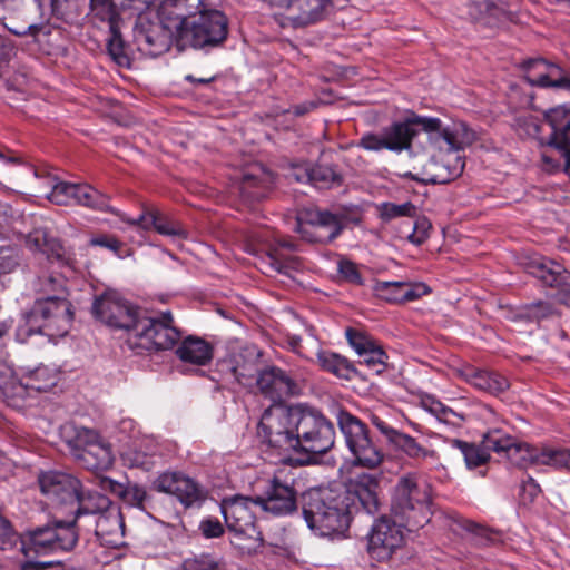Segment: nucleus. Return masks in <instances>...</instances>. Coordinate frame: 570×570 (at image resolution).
<instances>
[{
  "instance_id": "9d476101",
  "label": "nucleus",
  "mask_w": 570,
  "mask_h": 570,
  "mask_svg": "<svg viewBox=\"0 0 570 570\" xmlns=\"http://www.w3.org/2000/svg\"><path fill=\"white\" fill-rule=\"evenodd\" d=\"M196 12L198 17H190L187 24L177 39L188 42L195 48L216 46L227 37L228 22L226 17L218 10H208L207 3Z\"/></svg>"
},
{
  "instance_id": "a19ab883",
  "label": "nucleus",
  "mask_w": 570,
  "mask_h": 570,
  "mask_svg": "<svg viewBox=\"0 0 570 570\" xmlns=\"http://www.w3.org/2000/svg\"><path fill=\"white\" fill-rule=\"evenodd\" d=\"M468 382L474 387L493 395L500 394L509 387V382L505 377L485 370H476L470 373Z\"/></svg>"
},
{
  "instance_id": "e2e57ef3",
  "label": "nucleus",
  "mask_w": 570,
  "mask_h": 570,
  "mask_svg": "<svg viewBox=\"0 0 570 570\" xmlns=\"http://www.w3.org/2000/svg\"><path fill=\"white\" fill-rule=\"evenodd\" d=\"M431 227V223L426 218H417L413 225L412 233L407 235V239L414 245L423 244L429 237Z\"/></svg>"
},
{
  "instance_id": "c9c22d12",
  "label": "nucleus",
  "mask_w": 570,
  "mask_h": 570,
  "mask_svg": "<svg viewBox=\"0 0 570 570\" xmlns=\"http://www.w3.org/2000/svg\"><path fill=\"white\" fill-rule=\"evenodd\" d=\"M529 274L550 287H558L564 281V268L559 263L540 256L529 258L525 265Z\"/></svg>"
},
{
  "instance_id": "bf43d9fd",
  "label": "nucleus",
  "mask_w": 570,
  "mask_h": 570,
  "mask_svg": "<svg viewBox=\"0 0 570 570\" xmlns=\"http://www.w3.org/2000/svg\"><path fill=\"white\" fill-rule=\"evenodd\" d=\"M19 219L10 205L0 203V236H6L10 230L17 232Z\"/></svg>"
},
{
  "instance_id": "2f4dec72",
  "label": "nucleus",
  "mask_w": 570,
  "mask_h": 570,
  "mask_svg": "<svg viewBox=\"0 0 570 570\" xmlns=\"http://www.w3.org/2000/svg\"><path fill=\"white\" fill-rule=\"evenodd\" d=\"M26 246L30 252L40 254L49 261H59L65 256L61 242L45 227H37L30 232L26 237Z\"/></svg>"
},
{
  "instance_id": "c756f323",
  "label": "nucleus",
  "mask_w": 570,
  "mask_h": 570,
  "mask_svg": "<svg viewBox=\"0 0 570 570\" xmlns=\"http://www.w3.org/2000/svg\"><path fill=\"white\" fill-rule=\"evenodd\" d=\"M176 356L196 366H206L214 357V346L203 337L189 335L176 344Z\"/></svg>"
},
{
  "instance_id": "39448f33",
  "label": "nucleus",
  "mask_w": 570,
  "mask_h": 570,
  "mask_svg": "<svg viewBox=\"0 0 570 570\" xmlns=\"http://www.w3.org/2000/svg\"><path fill=\"white\" fill-rule=\"evenodd\" d=\"M179 338L180 333L174 326L170 312L157 316L141 312L131 333L128 334L127 344L131 350L157 352L173 348Z\"/></svg>"
},
{
  "instance_id": "b1692460",
  "label": "nucleus",
  "mask_w": 570,
  "mask_h": 570,
  "mask_svg": "<svg viewBox=\"0 0 570 570\" xmlns=\"http://www.w3.org/2000/svg\"><path fill=\"white\" fill-rule=\"evenodd\" d=\"M525 80L541 88H562L570 90V79L558 65L544 59H532L524 63Z\"/></svg>"
},
{
  "instance_id": "052dcab7",
  "label": "nucleus",
  "mask_w": 570,
  "mask_h": 570,
  "mask_svg": "<svg viewBox=\"0 0 570 570\" xmlns=\"http://www.w3.org/2000/svg\"><path fill=\"white\" fill-rule=\"evenodd\" d=\"M115 4L120 7L124 14L134 18L140 12L151 8V0H112Z\"/></svg>"
},
{
  "instance_id": "393cba45",
  "label": "nucleus",
  "mask_w": 570,
  "mask_h": 570,
  "mask_svg": "<svg viewBox=\"0 0 570 570\" xmlns=\"http://www.w3.org/2000/svg\"><path fill=\"white\" fill-rule=\"evenodd\" d=\"M379 479L370 473H362L351 480L347 488H337L338 491H346L352 497V508L355 512L361 507L366 513L373 514L377 511Z\"/></svg>"
},
{
  "instance_id": "69168bd1",
  "label": "nucleus",
  "mask_w": 570,
  "mask_h": 570,
  "mask_svg": "<svg viewBox=\"0 0 570 570\" xmlns=\"http://www.w3.org/2000/svg\"><path fill=\"white\" fill-rule=\"evenodd\" d=\"M199 530L202 534L207 539L218 538L224 533V528L219 520L212 517L202 520L199 524Z\"/></svg>"
},
{
  "instance_id": "c85d7f7f",
  "label": "nucleus",
  "mask_w": 570,
  "mask_h": 570,
  "mask_svg": "<svg viewBox=\"0 0 570 570\" xmlns=\"http://www.w3.org/2000/svg\"><path fill=\"white\" fill-rule=\"evenodd\" d=\"M373 289L377 297L391 303L412 302L430 293L424 283L410 282H376Z\"/></svg>"
},
{
  "instance_id": "a878e982",
  "label": "nucleus",
  "mask_w": 570,
  "mask_h": 570,
  "mask_svg": "<svg viewBox=\"0 0 570 570\" xmlns=\"http://www.w3.org/2000/svg\"><path fill=\"white\" fill-rule=\"evenodd\" d=\"M269 7L283 11L296 13L298 21H288L295 27L307 26L317 22L330 0H264Z\"/></svg>"
},
{
  "instance_id": "7ed1b4c3",
  "label": "nucleus",
  "mask_w": 570,
  "mask_h": 570,
  "mask_svg": "<svg viewBox=\"0 0 570 570\" xmlns=\"http://www.w3.org/2000/svg\"><path fill=\"white\" fill-rule=\"evenodd\" d=\"M351 500L348 492L337 489L311 491L303 508L308 528L321 537L344 533L355 512Z\"/></svg>"
},
{
  "instance_id": "f8f14e48",
  "label": "nucleus",
  "mask_w": 570,
  "mask_h": 570,
  "mask_svg": "<svg viewBox=\"0 0 570 570\" xmlns=\"http://www.w3.org/2000/svg\"><path fill=\"white\" fill-rule=\"evenodd\" d=\"M38 484L51 505L73 514L83 487L77 476L61 471H46L38 475Z\"/></svg>"
},
{
  "instance_id": "cd10ccee",
  "label": "nucleus",
  "mask_w": 570,
  "mask_h": 570,
  "mask_svg": "<svg viewBox=\"0 0 570 570\" xmlns=\"http://www.w3.org/2000/svg\"><path fill=\"white\" fill-rule=\"evenodd\" d=\"M563 112L562 108H552L546 114V120L551 127L549 140L542 145L541 159L542 168L553 173L566 164L569 151L560 144L557 135V119Z\"/></svg>"
},
{
  "instance_id": "f257e3e1",
  "label": "nucleus",
  "mask_w": 570,
  "mask_h": 570,
  "mask_svg": "<svg viewBox=\"0 0 570 570\" xmlns=\"http://www.w3.org/2000/svg\"><path fill=\"white\" fill-rule=\"evenodd\" d=\"M415 125H420L428 134L432 148L452 156V159H441L439 173L430 177L429 180L434 184H445L459 177L465 166L460 151L475 141V131L463 121H453L443 126L439 118L416 116L405 121L393 122L383 129L386 149L396 153L409 149L412 138L416 135Z\"/></svg>"
},
{
  "instance_id": "20e7f679",
  "label": "nucleus",
  "mask_w": 570,
  "mask_h": 570,
  "mask_svg": "<svg viewBox=\"0 0 570 570\" xmlns=\"http://www.w3.org/2000/svg\"><path fill=\"white\" fill-rule=\"evenodd\" d=\"M432 485L417 473L401 475L393 489L391 511L406 523L407 529H419L429 523L432 515Z\"/></svg>"
},
{
  "instance_id": "0e129e2a",
  "label": "nucleus",
  "mask_w": 570,
  "mask_h": 570,
  "mask_svg": "<svg viewBox=\"0 0 570 570\" xmlns=\"http://www.w3.org/2000/svg\"><path fill=\"white\" fill-rule=\"evenodd\" d=\"M357 146L370 151H380L382 149H386L383 131L381 134H366L362 136Z\"/></svg>"
},
{
  "instance_id": "2eb2a0df",
  "label": "nucleus",
  "mask_w": 570,
  "mask_h": 570,
  "mask_svg": "<svg viewBox=\"0 0 570 570\" xmlns=\"http://www.w3.org/2000/svg\"><path fill=\"white\" fill-rule=\"evenodd\" d=\"M250 240L255 244H263L268 247L265 257L262 259V269L264 273L277 274L293 277V273L298 271L299 263L294 256H285L282 249L291 252L296 250V245L289 240L277 239L274 232L269 229L256 230L250 234Z\"/></svg>"
},
{
  "instance_id": "4be33fe9",
  "label": "nucleus",
  "mask_w": 570,
  "mask_h": 570,
  "mask_svg": "<svg viewBox=\"0 0 570 570\" xmlns=\"http://www.w3.org/2000/svg\"><path fill=\"white\" fill-rule=\"evenodd\" d=\"M256 385L261 394L273 404H281L285 397L299 393L298 384L278 367H269L259 372Z\"/></svg>"
},
{
  "instance_id": "338daca9",
  "label": "nucleus",
  "mask_w": 570,
  "mask_h": 570,
  "mask_svg": "<svg viewBox=\"0 0 570 570\" xmlns=\"http://www.w3.org/2000/svg\"><path fill=\"white\" fill-rule=\"evenodd\" d=\"M338 272L350 283L361 285L362 276L356 267V265L351 261H340L338 263Z\"/></svg>"
},
{
  "instance_id": "f03ea898",
  "label": "nucleus",
  "mask_w": 570,
  "mask_h": 570,
  "mask_svg": "<svg viewBox=\"0 0 570 570\" xmlns=\"http://www.w3.org/2000/svg\"><path fill=\"white\" fill-rule=\"evenodd\" d=\"M39 292L43 296L35 302L26 325L19 328L18 335L40 333L49 337L65 336L71 326L73 313L66 298L62 278L51 275L39 278Z\"/></svg>"
},
{
  "instance_id": "1a4fd4ad",
  "label": "nucleus",
  "mask_w": 570,
  "mask_h": 570,
  "mask_svg": "<svg viewBox=\"0 0 570 570\" xmlns=\"http://www.w3.org/2000/svg\"><path fill=\"white\" fill-rule=\"evenodd\" d=\"M77 541L75 519L67 522L59 521L53 525L36 528L24 533L21 538V551L26 556L70 551Z\"/></svg>"
},
{
  "instance_id": "58836bf2",
  "label": "nucleus",
  "mask_w": 570,
  "mask_h": 570,
  "mask_svg": "<svg viewBox=\"0 0 570 570\" xmlns=\"http://www.w3.org/2000/svg\"><path fill=\"white\" fill-rule=\"evenodd\" d=\"M317 362L320 366L335 376L344 380H351L356 370L353 364L344 356L330 351H318Z\"/></svg>"
},
{
  "instance_id": "6ab92c4d",
  "label": "nucleus",
  "mask_w": 570,
  "mask_h": 570,
  "mask_svg": "<svg viewBox=\"0 0 570 570\" xmlns=\"http://www.w3.org/2000/svg\"><path fill=\"white\" fill-rule=\"evenodd\" d=\"M216 368L226 383L250 385L257 372L256 352L248 347L230 351L217 362Z\"/></svg>"
},
{
  "instance_id": "a18cd8bd",
  "label": "nucleus",
  "mask_w": 570,
  "mask_h": 570,
  "mask_svg": "<svg viewBox=\"0 0 570 570\" xmlns=\"http://www.w3.org/2000/svg\"><path fill=\"white\" fill-rule=\"evenodd\" d=\"M451 445L461 452L468 469L481 466L490 459V454L483 445L479 446L456 439L451 441Z\"/></svg>"
},
{
  "instance_id": "c03bdc74",
  "label": "nucleus",
  "mask_w": 570,
  "mask_h": 570,
  "mask_svg": "<svg viewBox=\"0 0 570 570\" xmlns=\"http://www.w3.org/2000/svg\"><path fill=\"white\" fill-rule=\"evenodd\" d=\"M422 406L440 422L453 426H461L469 417L466 413L455 411L454 409L444 405L439 400L430 396L422 400Z\"/></svg>"
},
{
  "instance_id": "4c0bfd02",
  "label": "nucleus",
  "mask_w": 570,
  "mask_h": 570,
  "mask_svg": "<svg viewBox=\"0 0 570 570\" xmlns=\"http://www.w3.org/2000/svg\"><path fill=\"white\" fill-rule=\"evenodd\" d=\"M45 179L46 186L40 188V195L57 205H71V191L75 190V183L62 181L53 174L46 175Z\"/></svg>"
},
{
  "instance_id": "ea45409f",
  "label": "nucleus",
  "mask_w": 570,
  "mask_h": 570,
  "mask_svg": "<svg viewBox=\"0 0 570 570\" xmlns=\"http://www.w3.org/2000/svg\"><path fill=\"white\" fill-rule=\"evenodd\" d=\"M395 449L405 453L409 458L416 461H438V454L434 450H429L416 442V440L401 431L396 433L391 443Z\"/></svg>"
},
{
  "instance_id": "49530a36",
  "label": "nucleus",
  "mask_w": 570,
  "mask_h": 570,
  "mask_svg": "<svg viewBox=\"0 0 570 570\" xmlns=\"http://www.w3.org/2000/svg\"><path fill=\"white\" fill-rule=\"evenodd\" d=\"M537 464L570 470V450L562 448H537Z\"/></svg>"
},
{
  "instance_id": "09e8293b",
  "label": "nucleus",
  "mask_w": 570,
  "mask_h": 570,
  "mask_svg": "<svg viewBox=\"0 0 570 570\" xmlns=\"http://www.w3.org/2000/svg\"><path fill=\"white\" fill-rule=\"evenodd\" d=\"M515 443L517 441L512 436L498 429L488 431L482 440V445L488 452L493 451L498 454H503L505 458Z\"/></svg>"
},
{
  "instance_id": "9b49d317",
  "label": "nucleus",
  "mask_w": 570,
  "mask_h": 570,
  "mask_svg": "<svg viewBox=\"0 0 570 570\" xmlns=\"http://www.w3.org/2000/svg\"><path fill=\"white\" fill-rule=\"evenodd\" d=\"M136 17L132 43L142 56L158 57L169 50L174 39L177 40V32L151 19V8Z\"/></svg>"
},
{
  "instance_id": "473e14b6",
  "label": "nucleus",
  "mask_w": 570,
  "mask_h": 570,
  "mask_svg": "<svg viewBox=\"0 0 570 570\" xmlns=\"http://www.w3.org/2000/svg\"><path fill=\"white\" fill-rule=\"evenodd\" d=\"M99 487L104 491H108L118 497L124 503L132 508L145 510V503L148 494L145 487L137 483H120L110 478H101Z\"/></svg>"
},
{
  "instance_id": "5fc2aeb1",
  "label": "nucleus",
  "mask_w": 570,
  "mask_h": 570,
  "mask_svg": "<svg viewBox=\"0 0 570 570\" xmlns=\"http://www.w3.org/2000/svg\"><path fill=\"white\" fill-rule=\"evenodd\" d=\"M360 357L362 358V363L374 373L380 374L385 371L386 354L376 343L364 353L360 354Z\"/></svg>"
},
{
  "instance_id": "603ef678",
  "label": "nucleus",
  "mask_w": 570,
  "mask_h": 570,
  "mask_svg": "<svg viewBox=\"0 0 570 570\" xmlns=\"http://www.w3.org/2000/svg\"><path fill=\"white\" fill-rule=\"evenodd\" d=\"M121 26L112 27L109 29L110 38L108 40V52L111 58L119 65L126 66L129 63V58L126 51L125 42L120 32Z\"/></svg>"
},
{
  "instance_id": "4d7b16f0",
  "label": "nucleus",
  "mask_w": 570,
  "mask_h": 570,
  "mask_svg": "<svg viewBox=\"0 0 570 570\" xmlns=\"http://www.w3.org/2000/svg\"><path fill=\"white\" fill-rule=\"evenodd\" d=\"M517 126L520 134L531 138H538L542 130L541 120L533 115L520 116L517 119Z\"/></svg>"
},
{
  "instance_id": "a211bd4d",
  "label": "nucleus",
  "mask_w": 570,
  "mask_h": 570,
  "mask_svg": "<svg viewBox=\"0 0 570 570\" xmlns=\"http://www.w3.org/2000/svg\"><path fill=\"white\" fill-rule=\"evenodd\" d=\"M297 232L308 242L328 243L342 232V220L330 212L306 210L297 218Z\"/></svg>"
},
{
  "instance_id": "412c9836",
  "label": "nucleus",
  "mask_w": 570,
  "mask_h": 570,
  "mask_svg": "<svg viewBox=\"0 0 570 570\" xmlns=\"http://www.w3.org/2000/svg\"><path fill=\"white\" fill-rule=\"evenodd\" d=\"M154 484L157 491L175 495L185 508L197 505L204 500L200 487L180 472H164Z\"/></svg>"
},
{
  "instance_id": "5701e85b",
  "label": "nucleus",
  "mask_w": 570,
  "mask_h": 570,
  "mask_svg": "<svg viewBox=\"0 0 570 570\" xmlns=\"http://www.w3.org/2000/svg\"><path fill=\"white\" fill-rule=\"evenodd\" d=\"M77 446L82 448L79 458L87 469L107 470L114 463V454L109 444L99 440L94 431L83 429L77 434Z\"/></svg>"
},
{
  "instance_id": "864d4df0",
  "label": "nucleus",
  "mask_w": 570,
  "mask_h": 570,
  "mask_svg": "<svg viewBox=\"0 0 570 570\" xmlns=\"http://www.w3.org/2000/svg\"><path fill=\"white\" fill-rule=\"evenodd\" d=\"M122 459L129 468H139L144 471H149L155 465V454L153 452H142L136 446L124 452Z\"/></svg>"
},
{
  "instance_id": "6e6552de",
  "label": "nucleus",
  "mask_w": 570,
  "mask_h": 570,
  "mask_svg": "<svg viewBox=\"0 0 570 570\" xmlns=\"http://www.w3.org/2000/svg\"><path fill=\"white\" fill-rule=\"evenodd\" d=\"M337 424L351 453L352 465L365 469L379 468L384 460V453L373 441L366 424L346 411L337 413Z\"/></svg>"
},
{
  "instance_id": "4468645a",
  "label": "nucleus",
  "mask_w": 570,
  "mask_h": 570,
  "mask_svg": "<svg viewBox=\"0 0 570 570\" xmlns=\"http://www.w3.org/2000/svg\"><path fill=\"white\" fill-rule=\"evenodd\" d=\"M92 314L104 324L131 333L141 311L116 291H106L92 303Z\"/></svg>"
},
{
  "instance_id": "680f3d73",
  "label": "nucleus",
  "mask_w": 570,
  "mask_h": 570,
  "mask_svg": "<svg viewBox=\"0 0 570 570\" xmlns=\"http://www.w3.org/2000/svg\"><path fill=\"white\" fill-rule=\"evenodd\" d=\"M345 334L350 345L355 350V352L358 355L364 353L367 348L375 344V342L371 340L367 335L356 330L347 328Z\"/></svg>"
},
{
  "instance_id": "8fccbe9b",
  "label": "nucleus",
  "mask_w": 570,
  "mask_h": 570,
  "mask_svg": "<svg viewBox=\"0 0 570 570\" xmlns=\"http://www.w3.org/2000/svg\"><path fill=\"white\" fill-rule=\"evenodd\" d=\"M381 219L389 222L399 217H415L416 206L411 202L394 204L384 202L377 206Z\"/></svg>"
},
{
  "instance_id": "3c124183",
  "label": "nucleus",
  "mask_w": 570,
  "mask_h": 570,
  "mask_svg": "<svg viewBox=\"0 0 570 570\" xmlns=\"http://www.w3.org/2000/svg\"><path fill=\"white\" fill-rule=\"evenodd\" d=\"M507 459L517 466L528 468L537 464V448L528 443L517 442Z\"/></svg>"
},
{
  "instance_id": "79ce46f5",
  "label": "nucleus",
  "mask_w": 570,
  "mask_h": 570,
  "mask_svg": "<svg viewBox=\"0 0 570 570\" xmlns=\"http://www.w3.org/2000/svg\"><path fill=\"white\" fill-rule=\"evenodd\" d=\"M291 176H293L296 181L311 183L320 188L328 187L333 183L340 180L335 171L332 168L325 166L296 168Z\"/></svg>"
},
{
  "instance_id": "7c9ffc66",
  "label": "nucleus",
  "mask_w": 570,
  "mask_h": 570,
  "mask_svg": "<svg viewBox=\"0 0 570 570\" xmlns=\"http://www.w3.org/2000/svg\"><path fill=\"white\" fill-rule=\"evenodd\" d=\"M120 219L131 226H137L144 230L155 228L159 234L173 237L185 238L187 236L184 227L175 222L165 218L158 212H145L138 216L137 219H130L125 214L120 213Z\"/></svg>"
},
{
  "instance_id": "f3484780",
  "label": "nucleus",
  "mask_w": 570,
  "mask_h": 570,
  "mask_svg": "<svg viewBox=\"0 0 570 570\" xmlns=\"http://www.w3.org/2000/svg\"><path fill=\"white\" fill-rule=\"evenodd\" d=\"M259 509L274 515H287L297 509V491L293 479L278 471L271 480L262 495L256 497Z\"/></svg>"
},
{
  "instance_id": "774afa93",
  "label": "nucleus",
  "mask_w": 570,
  "mask_h": 570,
  "mask_svg": "<svg viewBox=\"0 0 570 570\" xmlns=\"http://www.w3.org/2000/svg\"><path fill=\"white\" fill-rule=\"evenodd\" d=\"M558 108H562L563 112L559 115L557 119V135L560 144L570 153V119L562 126L561 121L567 116V109L563 106H559Z\"/></svg>"
},
{
  "instance_id": "e433bc0d",
  "label": "nucleus",
  "mask_w": 570,
  "mask_h": 570,
  "mask_svg": "<svg viewBox=\"0 0 570 570\" xmlns=\"http://www.w3.org/2000/svg\"><path fill=\"white\" fill-rule=\"evenodd\" d=\"M0 392L9 406L16 409L23 406L24 387L21 377L17 379L11 366L4 362H0Z\"/></svg>"
},
{
  "instance_id": "72a5a7b5",
  "label": "nucleus",
  "mask_w": 570,
  "mask_h": 570,
  "mask_svg": "<svg viewBox=\"0 0 570 570\" xmlns=\"http://www.w3.org/2000/svg\"><path fill=\"white\" fill-rule=\"evenodd\" d=\"M71 205L88 207L99 212H110L120 216V212L109 205V197L91 185L75 183V190L71 191Z\"/></svg>"
},
{
  "instance_id": "37998d69",
  "label": "nucleus",
  "mask_w": 570,
  "mask_h": 570,
  "mask_svg": "<svg viewBox=\"0 0 570 570\" xmlns=\"http://www.w3.org/2000/svg\"><path fill=\"white\" fill-rule=\"evenodd\" d=\"M79 499V503H77L73 511L75 517L80 514H95L98 517L110 507H117L106 495L86 490L85 487H82V493Z\"/></svg>"
},
{
  "instance_id": "13d9d810",
  "label": "nucleus",
  "mask_w": 570,
  "mask_h": 570,
  "mask_svg": "<svg viewBox=\"0 0 570 570\" xmlns=\"http://www.w3.org/2000/svg\"><path fill=\"white\" fill-rule=\"evenodd\" d=\"M181 570H220V563L215 558L203 554L184 560Z\"/></svg>"
},
{
  "instance_id": "de8ad7c7",
  "label": "nucleus",
  "mask_w": 570,
  "mask_h": 570,
  "mask_svg": "<svg viewBox=\"0 0 570 570\" xmlns=\"http://www.w3.org/2000/svg\"><path fill=\"white\" fill-rule=\"evenodd\" d=\"M90 6L92 13L97 18L108 22L109 29L120 26V23L128 18L112 0H91Z\"/></svg>"
},
{
  "instance_id": "6e6d98bb",
  "label": "nucleus",
  "mask_w": 570,
  "mask_h": 570,
  "mask_svg": "<svg viewBox=\"0 0 570 570\" xmlns=\"http://www.w3.org/2000/svg\"><path fill=\"white\" fill-rule=\"evenodd\" d=\"M19 265L18 250L10 246H0V277L14 272Z\"/></svg>"
},
{
  "instance_id": "dca6fc26",
  "label": "nucleus",
  "mask_w": 570,
  "mask_h": 570,
  "mask_svg": "<svg viewBox=\"0 0 570 570\" xmlns=\"http://www.w3.org/2000/svg\"><path fill=\"white\" fill-rule=\"evenodd\" d=\"M253 508H259L256 497L233 495L222 501L220 511L225 523L235 537L255 539L259 534Z\"/></svg>"
},
{
  "instance_id": "bb28decb",
  "label": "nucleus",
  "mask_w": 570,
  "mask_h": 570,
  "mask_svg": "<svg viewBox=\"0 0 570 570\" xmlns=\"http://www.w3.org/2000/svg\"><path fill=\"white\" fill-rule=\"evenodd\" d=\"M96 535L108 547L117 548L124 544L125 522L121 509L110 507L95 520Z\"/></svg>"
},
{
  "instance_id": "423d86ee",
  "label": "nucleus",
  "mask_w": 570,
  "mask_h": 570,
  "mask_svg": "<svg viewBox=\"0 0 570 570\" xmlns=\"http://www.w3.org/2000/svg\"><path fill=\"white\" fill-rule=\"evenodd\" d=\"M295 433V452L324 454L334 445L333 424L320 410L305 404H297Z\"/></svg>"
},
{
  "instance_id": "ddd939ff",
  "label": "nucleus",
  "mask_w": 570,
  "mask_h": 570,
  "mask_svg": "<svg viewBox=\"0 0 570 570\" xmlns=\"http://www.w3.org/2000/svg\"><path fill=\"white\" fill-rule=\"evenodd\" d=\"M405 528H407L406 523H397L387 517L376 520L367 534L366 551L368 557L377 562L389 561L404 547L406 540Z\"/></svg>"
},
{
  "instance_id": "aec40b11",
  "label": "nucleus",
  "mask_w": 570,
  "mask_h": 570,
  "mask_svg": "<svg viewBox=\"0 0 570 570\" xmlns=\"http://www.w3.org/2000/svg\"><path fill=\"white\" fill-rule=\"evenodd\" d=\"M206 0H159L157 4L151 0L153 14L157 20L165 24L166 28L177 32V39L181 35L183 29L187 24L196 11L205 6Z\"/></svg>"
},
{
  "instance_id": "f704fd0d",
  "label": "nucleus",
  "mask_w": 570,
  "mask_h": 570,
  "mask_svg": "<svg viewBox=\"0 0 570 570\" xmlns=\"http://www.w3.org/2000/svg\"><path fill=\"white\" fill-rule=\"evenodd\" d=\"M60 379V372L52 366L41 365L26 372L21 376V383L24 387L23 401L31 391L46 392L52 389Z\"/></svg>"
},
{
  "instance_id": "0eeeda50",
  "label": "nucleus",
  "mask_w": 570,
  "mask_h": 570,
  "mask_svg": "<svg viewBox=\"0 0 570 570\" xmlns=\"http://www.w3.org/2000/svg\"><path fill=\"white\" fill-rule=\"evenodd\" d=\"M297 404H273L264 411L257 426L259 440L279 454L296 450Z\"/></svg>"
}]
</instances>
